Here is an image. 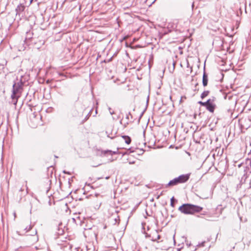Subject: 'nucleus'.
Returning a JSON list of instances; mask_svg holds the SVG:
<instances>
[{
    "label": "nucleus",
    "mask_w": 251,
    "mask_h": 251,
    "mask_svg": "<svg viewBox=\"0 0 251 251\" xmlns=\"http://www.w3.org/2000/svg\"><path fill=\"white\" fill-rule=\"evenodd\" d=\"M90 189H93V183H88L87 182H86V184L84 187V190L85 192H86V191H89V190Z\"/></svg>",
    "instance_id": "11"
},
{
    "label": "nucleus",
    "mask_w": 251,
    "mask_h": 251,
    "mask_svg": "<svg viewBox=\"0 0 251 251\" xmlns=\"http://www.w3.org/2000/svg\"><path fill=\"white\" fill-rule=\"evenodd\" d=\"M92 93L93 94V89L92 90Z\"/></svg>",
    "instance_id": "35"
},
{
    "label": "nucleus",
    "mask_w": 251,
    "mask_h": 251,
    "mask_svg": "<svg viewBox=\"0 0 251 251\" xmlns=\"http://www.w3.org/2000/svg\"><path fill=\"white\" fill-rule=\"evenodd\" d=\"M25 187H26V192H25V194H27L28 193V191H27V189H28V188H27V187L26 185H25Z\"/></svg>",
    "instance_id": "24"
},
{
    "label": "nucleus",
    "mask_w": 251,
    "mask_h": 251,
    "mask_svg": "<svg viewBox=\"0 0 251 251\" xmlns=\"http://www.w3.org/2000/svg\"><path fill=\"white\" fill-rule=\"evenodd\" d=\"M108 178H109V177H105V179H108Z\"/></svg>",
    "instance_id": "32"
},
{
    "label": "nucleus",
    "mask_w": 251,
    "mask_h": 251,
    "mask_svg": "<svg viewBox=\"0 0 251 251\" xmlns=\"http://www.w3.org/2000/svg\"><path fill=\"white\" fill-rule=\"evenodd\" d=\"M25 9V6L24 5L20 4L19 5H18L17 8H16V15H20L21 12L24 11Z\"/></svg>",
    "instance_id": "9"
},
{
    "label": "nucleus",
    "mask_w": 251,
    "mask_h": 251,
    "mask_svg": "<svg viewBox=\"0 0 251 251\" xmlns=\"http://www.w3.org/2000/svg\"><path fill=\"white\" fill-rule=\"evenodd\" d=\"M25 248L26 247L21 246L19 248L15 249V251H24V250H25Z\"/></svg>",
    "instance_id": "17"
},
{
    "label": "nucleus",
    "mask_w": 251,
    "mask_h": 251,
    "mask_svg": "<svg viewBox=\"0 0 251 251\" xmlns=\"http://www.w3.org/2000/svg\"><path fill=\"white\" fill-rule=\"evenodd\" d=\"M189 178V175H182L178 177H176L171 180L167 184V187L173 186L177 185L179 183H182L186 182Z\"/></svg>",
    "instance_id": "2"
},
{
    "label": "nucleus",
    "mask_w": 251,
    "mask_h": 251,
    "mask_svg": "<svg viewBox=\"0 0 251 251\" xmlns=\"http://www.w3.org/2000/svg\"><path fill=\"white\" fill-rule=\"evenodd\" d=\"M108 159H109V160H110V161H112V160H111L110 158H109Z\"/></svg>",
    "instance_id": "33"
},
{
    "label": "nucleus",
    "mask_w": 251,
    "mask_h": 251,
    "mask_svg": "<svg viewBox=\"0 0 251 251\" xmlns=\"http://www.w3.org/2000/svg\"><path fill=\"white\" fill-rule=\"evenodd\" d=\"M91 219L90 222H88V226H90V224H89V223H91V220H92L91 219Z\"/></svg>",
    "instance_id": "29"
},
{
    "label": "nucleus",
    "mask_w": 251,
    "mask_h": 251,
    "mask_svg": "<svg viewBox=\"0 0 251 251\" xmlns=\"http://www.w3.org/2000/svg\"><path fill=\"white\" fill-rule=\"evenodd\" d=\"M95 153L97 156H102L108 157L109 156H112L113 154H115L117 153V151H113L110 150H106V151H101L100 150H97L95 151Z\"/></svg>",
    "instance_id": "4"
},
{
    "label": "nucleus",
    "mask_w": 251,
    "mask_h": 251,
    "mask_svg": "<svg viewBox=\"0 0 251 251\" xmlns=\"http://www.w3.org/2000/svg\"><path fill=\"white\" fill-rule=\"evenodd\" d=\"M108 110L111 115H113L114 114V110H113L111 108L109 107Z\"/></svg>",
    "instance_id": "22"
},
{
    "label": "nucleus",
    "mask_w": 251,
    "mask_h": 251,
    "mask_svg": "<svg viewBox=\"0 0 251 251\" xmlns=\"http://www.w3.org/2000/svg\"><path fill=\"white\" fill-rule=\"evenodd\" d=\"M33 227V226H31V225H29V226H26L25 228V230L26 231V232H28L30 230H31Z\"/></svg>",
    "instance_id": "18"
},
{
    "label": "nucleus",
    "mask_w": 251,
    "mask_h": 251,
    "mask_svg": "<svg viewBox=\"0 0 251 251\" xmlns=\"http://www.w3.org/2000/svg\"><path fill=\"white\" fill-rule=\"evenodd\" d=\"M174 197H172L171 199V206L173 207H174L175 206V205H174Z\"/></svg>",
    "instance_id": "21"
},
{
    "label": "nucleus",
    "mask_w": 251,
    "mask_h": 251,
    "mask_svg": "<svg viewBox=\"0 0 251 251\" xmlns=\"http://www.w3.org/2000/svg\"><path fill=\"white\" fill-rule=\"evenodd\" d=\"M182 23V21L181 20H179L177 22H174L172 23H170L169 24V26L171 27L173 29H175L176 30H181V29L178 27V25H180Z\"/></svg>",
    "instance_id": "7"
},
{
    "label": "nucleus",
    "mask_w": 251,
    "mask_h": 251,
    "mask_svg": "<svg viewBox=\"0 0 251 251\" xmlns=\"http://www.w3.org/2000/svg\"><path fill=\"white\" fill-rule=\"evenodd\" d=\"M23 88L20 87L19 85L17 86L15 84H13L12 87V93L11 96V99L20 97L21 96Z\"/></svg>",
    "instance_id": "3"
},
{
    "label": "nucleus",
    "mask_w": 251,
    "mask_h": 251,
    "mask_svg": "<svg viewBox=\"0 0 251 251\" xmlns=\"http://www.w3.org/2000/svg\"><path fill=\"white\" fill-rule=\"evenodd\" d=\"M122 137L124 139L125 142L127 144H129L131 142V139L128 136H123Z\"/></svg>",
    "instance_id": "12"
},
{
    "label": "nucleus",
    "mask_w": 251,
    "mask_h": 251,
    "mask_svg": "<svg viewBox=\"0 0 251 251\" xmlns=\"http://www.w3.org/2000/svg\"><path fill=\"white\" fill-rule=\"evenodd\" d=\"M208 81V75L205 72V68L204 67V72L202 76V85L204 87H205L207 85Z\"/></svg>",
    "instance_id": "8"
},
{
    "label": "nucleus",
    "mask_w": 251,
    "mask_h": 251,
    "mask_svg": "<svg viewBox=\"0 0 251 251\" xmlns=\"http://www.w3.org/2000/svg\"><path fill=\"white\" fill-rule=\"evenodd\" d=\"M14 84H16L17 86L19 85L20 87L23 88L24 82L22 81V78L17 82H15Z\"/></svg>",
    "instance_id": "15"
},
{
    "label": "nucleus",
    "mask_w": 251,
    "mask_h": 251,
    "mask_svg": "<svg viewBox=\"0 0 251 251\" xmlns=\"http://www.w3.org/2000/svg\"><path fill=\"white\" fill-rule=\"evenodd\" d=\"M32 35L33 33L32 32L30 31L27 32L26 33L25 41L28 43L29 41H30V40L32 38Z\"/></svg>",
    "instance_id": "10"
},
{
    "label": "nucleus",
    "mask_w": 251,
    "mask_h": 251,
    "mask_svg": "<svg viewBox=\"0 0 251 251\" xmlns=\"http://www.w3.org/2000/svg\"><path fill=\"white\" fill-rule=\"evenodd\" d=\"M246 164L248 165L247 166V168L249 170H251V160L250 159H248L246 161Z\"/></svg>",
    "instance_id": "16"
},
{
    "label": "nucleus",
    "mask_w": 251,
    "mask_h": 251,
    "mask_svg": "<svg viewBox=\"0 0 251 251\" xmlns=\"http://www.w3.org/2000/svg\"><path fill=\"white\" fill-rule=\"evenodd\" d=\"M91 219H88L86 220V228H85V230L87 229H91L94 226V225L92 224V226H88V222H90Z\"/></svg>",
    "instance_id": "13"
},
{
    "label": "nucleus",
    "mask_w": 251,
    "mask_h": 251,
    "mask_svg": "<svg viewBox=\"0 0 251 251\" xmlns=\"http://www.w3.org/2000/svg\"><path fill=\"white\" fill-rule=\"evenodd\" d=\"M215 107L216 105L211 101V100H208V104L205 106L206 108L210 112L213 113Z\"/></svg>",
    "instance_id": "6"
},
{
    "label": "nucleus",
    "mask_w": 251,
    "mask_h": 251,
    "mask_svg": "<svg viewBox=\"0 0 251 251\" xmlns=\"http://www.w3.org/2000/svg\"><path fill=\"white\" fill-rule=\"evenodd\" d=\"M202 209L203 208L202 207L189 203L183 204L178 208L179 211L182 213L187 215H193L196 213H199Z\"/></svg>",
    "instance_id": "1"
},
{
    "label": "nucleus",
    "mask_w": 251,
    "mask_h": 251,
    "mask_svg": "<svg viewBox=\"0 0 251 251\" xmlns=\"http://www.w3.org/2000/svg\"><path fill=\"white\" fill-rule=\"evenodd\" d=\"M209 94V91H204L201 94V99H203L205 97H206V96H207Z\"/></svg>",
    "instance_id": "14"
},
{
    "label": "nucleus",
    "mask_w": 251,
    "mask_h": 251,
    "mask_svg": "<svg viewBox=\"0 0 251 251\" xmlns=\"http://www.w3.org/2000/svg\"><path fill=\"white\" fill-rule=\"evenodd\" d=\"M188 24V21L184 22V24L185 25V26H186Z\"/></svg>",
    "instance_id": "23"
},
{
    "label": "nucleus",
    "mask_w": 251,
    "mask_h": 251,
    "mask_svg": "<svg viewBox=\"0 0 251 251\" xmlns=\"http://www.w3.org/2000/svg\"><path fill=\"white\" fill-rule=\"evenodd\" d=\"M37 230H35L34 234H32L30 235H27V240L29 241V242L31 244H33L36 243L38 241V236L37 235Z\"/></svg>",
    "instance_id": "5"
},
{
    "label": "nucleus",
    "mask_w": 251,
    "mask_h": 251,
    "mask_svg": "<svg viewBox=\"0 0 251 251\" xmlns=\"http://www.w3.org/2000/svg\"><path fill=\"white\" fill-rule=\"evenodd\" d=\"M129 115H130V113H129L128 114L126 115V119H129Z\"/></svg>",
    "instance_id": "25"
},
{
    "label": "nucleus",
    "mask_w": 251,
    "mask_h": 251,
    "mask_svg": "<svg viewBox=\"0 0 251 251\" xmlns=\"http://www.w3.org/2000/svg\"><path fill=\"white\" fill-rule=\"evenodd\" d=\"M156 0H154V1L152 2V3L154 2V1H155Z\"/></svg>",
    "instance_id": "37"
},
{
    "label": "nucleus",
    "mask_w": 251,
    "mask_h": 251,
    "mask_svg": "<svg viewBox=\"0 0 251 251\" xmlns=\"http://www.w3.org/2000/svg\"><path fill=\"white\" fill-rule=\"evenodd\" d=\"M24 190V189L23 188H21L20 189V191L22 192V191H23Z\"/></svg>",
    "instance_id": "27"
},
{
    "label": "nucleus",
    "mask_w": 251,
    "mask_h": 251,
    "mask_svg": "<svg viewBox=\"0 0 251 251\" xmlns=\"http://www.w3.org/2000/svg\"><path fill=\"white\" fill-rule=\"evenodd\" d=\"M97 114V110L95 109V115Z\"/></svg>",
    "instance_id": "28"
},
{
    "label": "nucleus",
    "mask_w": 251,
    "mask_h": 251,
    "mask_svg": "<svg viewBox=\"0 0 251 251\" xmlns=\"http://www.w3.org/2000/svg\"><path fill=\"white\" fill-rule=\"evenodd\" d=\"M199 104H200L201 105L206 106V105L208 104V100L205 102H202L201 101H200L198 102Z\"/></svg>",
    "instance_id": "19"
},
{
    "label": "nucleus",
    "mask_w": 251,
    "mask_h": 251,
    "mask_svg": "<svg viewBox=\"0 0 251 251\" xmlns=\"http://www.w3.org/2000/svg\"><path fill=\"white\" fill-rule=\"evenodd\" d=\"M33 0H30V3H31L32 2Z\"/></svg>",
    "instance_id": "30"
},
{
    "label": "nucleus",
    "mask_w": 251,
    "mask_h": 251,
    "mask_svg": "<svg viewBox=\"0 0 251 251\" xmlns=\"http://www.w3.org/2000/svg\"><path fill=\"white\" fill-rule=\"evenodd\" d=\"M241 164L239 165V166H238L239 167H240L241 166Z\"/></svg>",
    "instance_id": "34"
},
{
    "label": "nucleus",
    "mask_w": 251,
    "mask_h": 251,
    "mask_svg": "<svg viewBox=\"0 0 251 251\" xmlns=\"http://www.w3.org/2000/svg\"><path fill=\"white\" fill-rule=\"evenodd\" d=\"M63 173H64V174H70V173H69V172H66V171H63Z\"/></svg>",
    "instance_id": "26"
},
{
    "label": "nucleus",
    "mask_w": 251,
    "mask_h": 251,
    "mask_svg": "<svg viewBox=\"0 0 251 251\" xmlns=\"http://www.w3.org/2000/svg\"><path fill=\"white\" fill-rule=\"evenodd\" d=\"M36 249L37 250L38 248L37 247H35Z\"/></svg>",
    "instance_id": "36"
},
{
    "label": "nucleus",
    "mask_w": 251,
    "mask_h": 251,
    "mask_svg": "<svg viewBox=\"0 0 251 251\" xmlns=\"http://www.w3.org/2000/svg\"><path fill=\"white\" fill-rule=\"evenodd\" d=\"M20 97H17L16 98H14V99H12V102L14 104V105H16L17 104V101H18V99Z\"/></svg>",
    "instance_id": "20"
},
{
    "label": "nucleus",
    "mask_w": 251,
    "mask_h": 251,
    "mask_svg": "<svg viewBox=\"0 0 251 251\" xmlns=\"http://www.w3.org/2000/svg\"><path fill=\"white\" fill-rule=\"evenodd\" d=\"M160 238V235L157 236V239H159Z\"/></svg>",
    "instance_id": "31"
}]
</instances>
